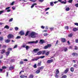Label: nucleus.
<instances>
[{
	"label": "nucleus",
	"instance_id": "obj_1",
	"mask_svg": "<svg viewBox=\"0 0 78 78\" xmlns=\"http://www.w3.org/2000/svg\"><path fill=\"white\" fill-rule=\"evenodd\" d=\"M37 35H38V34L34 32H32L30 33L29 36V37H30L32 38H36V37H37Z\"/></svg>",
	"mask_w": 78,
	"mask_h": 78
},
{
	"label": "nucleus",
	"instance_id": "obj_2",
	"mask_svg": "<svg viewBox=\"0 0 78 78\" xmlns=\"http://www.w3.org/2000/svg\"><path fill=\"white\" fill-rule=\"evenodd\" d=\"M45 57L44 56H39V57H37L35 58H34V59H32V61H37L39 59H40V58H41L42 59V58H44Z\"/></svg>",
	"mask_w": 78,
	"mask_h": 78
},
{
	"label": "nucleus",
	"instance_id": "obj_3",
	"mask_svg": "<svg viewBox=\"0 0 78 78\" xmlns=\"http://www.w3.org/2000/svg\"><path fill=\"white\" fill-rule=\"evenodd\" d=\"M69 69L68 68H66V69L64 72H62V75H64V73H68V72H69Z\"/></svg>",
	"mask_w": 78,
	"mask_h": 78
},
{
	"label": "nucleus",
	"instance_id": "obj_4",
	"mask_svg": "<svg viewBox=\"0 0 78 78\" xmlns=\"http://www.w3.org/2000/svg\"><path fill=\"white\" fill-rule=\"evenodd\" d=\"M38 42V41L37 40L36 41H30L28 42L29 44H37Z\"/></svg>",
	"mask_w": 78,
	"mask_h": 78
},
{
	"label": "nucleus",
	"instance_id": "obj_5",
	"mask_svg": "<svg viewBox=\"0 0 78 78\" xmlns=\"http://www.w3.org/2000/svg\"><path fill=\"white\" fill-rule=\"evenodd\" d=\"M14 36L12 34H9L8 36V39H11V38H13Z\"/></svg>",
	"mask_w": 78,
	"mask_h": 78
},
{
	"label": "nucleus",
	"instance_id": "obj_6",
	"mask_svg": "<svg viewBox=\"0 0 78 78\" xmlns=\"http://www.w3.org/2000/svg\"><path fill=\"white\" fill-rule=\"evenodd\" d=\"M51 47V44H48L47 46H44V49H47L48 48V47Z\"/></svg>",
	"mask_w": 78,
	"mask_h": 78
},
{
	"label": "nucleus",
	"instance_id": "obj_7",
	"mask_svg": "<svg viewBox=\"0 0 78 78\" xmlns=\"http://www.w3.org/2000/svg\"><path fill=\"white\" fill-rule=\"evenodd\" d=\"M53 61V59H51V60H48L47 61V63L48 64H50V63H51V62H52Z\"/></svg>",
	"mask_w": 78,
	"mask_h": 78
},
{
	"label": "nucleus",
	"instance_id": "obj_8",
	"mask_svg": "<svg viewBox=\"0 0 78 78\" xmlns=\"http://www.w3.org/2000/svg\"><path fill=\"white\" fill-rule=\"evenodd\" d=\"M44 43H45V41L44 40H40L39 44H44Z\"/></svg>",
	"mask_w": 78,
	"mask_h": 78
},
{
	"label": "nucleus",
	"instance_id": "obj_9",
	"mask_svg": "<svg viewBox=\"0 0 78 78\" xmlns=\"http://www.w3.org/2000/svg\"><path fill=\"white\" fill-rule=\"evenodd\" d=\"M19 34L21 36H22V35H24L25 34V33L22 30L20 32Z\"/></svg>",
	"mask_w": 78,
	"mask_h": 78
},
{
	"label": "nucleus",
	"instance_id": "obj_10",
	"mask_svg": "<svg viewBox=\"0 0 78 78\" xmlns=\"http://www.w3.org/2000/svg\"><path fill=\"white\" fill-rule=\"evenodd\" d=\"M38 51H39V48L35 49L34 50V53H36V52Z\"/></svg>",
	"mask_w": 78,
	"mask_h": 78
},
{
	"label": "nucleus",
	"instance_id": "obj_11",
	"mask_svg": "<svg viewBox=\"0 0 78 78\" xmlns=\"http://www.w3.org/2000/svg\"><path fill=\"white\" fill-rule=\"evenodd\" d=\"M72 55L75 56H78V54L76 53H73L72 54Z\"/></svg>",
	"mask_w": 78,
	"mask_h": 78
},
{
	"label": "nucleus",
	"instance_id": "obj_12",
	"mask_svg": "<svg viewBox=\"0 0 78 78\" xmlns=\"http://www.w3.org/2000/svg\"><path fill=\"white\" fill-rule=\"evenodd\" d=\"M43 69H44V66H41V67H39V68H38V69L40 70V71L41 70V71H42Z\"/></svg>",
	"mask_w": 78,
	"mask_h": 78
},
{
	"label": "nucleus",
	"instance_id": "obj_13",
	"mask_svg": "<svg viewBox=\"0 0 78 78\" xmlns=\"http://www.w3.org/2000/svg\"><path fill=\"white\" fill-rule=\"evenodd\" d=\"M40 72H41V71L40 70V69H38L36 71V73L38 74V73H39Z\"/></svg>",
	"mask_w": 78,
	"mask_h": 78
},
{
	"label": "nucleus",
	"instance_id": "obj_14",
	"mask_svg": "<svg viewBox=\"0 0 78 78\" xmlns=\"http://www.w3.org/2000/svg\"><path fill=\"white\" fill-rule=\"evenodd\" d=\"M14 68V66H13L10 67H9V70H13Z\"/></svg>",
	"mask_w": 78,
	"mask_h": 78
},
{
	"label": "nucleus",
	"instance_id": "obj_15",
	"mask_svg": "<svg viewBox=\"0 0 78 78\" xmlns=\"http://www.w3.org/2000/svg\"><path fill=\"white\" fill-rule=\"evenodd\" d=\"M5 43H9L10 42V40H5Z\"/></svg>",
	"mask_w": 78,
	"mask_h": 78
},
{
	"label": "nucleus",
	"instance_id": "obj_16",
	"mask_svg": "<svg viewBox=\"0 0 78 78\" xmlns=\"http://www.w3.org/2000/svg\"><path fill=\"white\" fill-rule=\"evenodd\" d=\"M61 41L62 42H66V39L65 38H62Z\"/></svg>",
	"mask_w": 78,
	"mask_h": 78
},
{
	"label": "nucleus",
	"instance_id": "obj_17",
	"mask_svg": "<svg viewBox=\"0 0 78 78\" xmlns=\"http://www.w3.org/2000/svg\"><path fill=\"white\" fill-rule=\"evenodd\" d=\"M70 70L72 72H74V68H73V67L71 68L70 69Z\"/></svg>",
	"mask_w": 78,
	"mask_h": 78
},
{
	"label": "nucleus",
	"instance_id": "obj_18",
	"mask_svg": "<svg viewBox=\"0 0 78 78\" xmlns=\"http://www.w3.org/2000/svg\"><path fill=\"white\" fill-rule=\"evenodd\" d=\"M4 28H6L7 30H8L9 28V27L8 25H6L4 27Z\"/></svg>",
	"mask_w": 78,
	"mask_h": 78
},
{
	"label": "nucleus",
	"instance_id": "obj_19",
	"mask_svg": "<svg viewBox=\"0 0 78 78\" xmlns=\"http://www.w3.org/2000/svg\"><path fill=\"white\" fill-rule=\"evenodd\" d=\"M65 1H62L61 2V3L62 4H66L67 2H66V0H65Z\"/></svg>",
	"mask_w": 78,
	"mask_h": 78
},
{
	"label": "nucleus",
	"instance_id": "obj_20",
	"mask_svg": "<svg viewBox=\"0 0 78 78\" xmlns=\"http://www.w3.org/2000/svg\"><path fill=\"white\" fill-rule=\"evenodd\" d=\"M9 53H10V52H9V51H8L6 52L5 55L6 56H8L9 55Z\"/></svg>",
	"mask_w": 78,
	"mask_h": 78
},
{
	"label": "nucleus",
	"instance_id": "obj_21",
	"mask_svg": "<svg viewBox=\"0 0 78 78\" xmlns=\"http://www.w3.org/2000/svg\"><path fill=\"white\" fill-rule=\"evenodd\" d=\"M73 34H70L68 35V37H71L73 36Z\"/></svg>",
	"mask_w": 78,
	"mask_h": 78
},
{
	"label": "nucleus",
	"instance_id": "obj_22",
	"mask_svg": "<svg viewBox=\"0 0 78 78\" xmlns=\"http://www.w3.org/2000/svg\"><path fill=\"white\" fill-rule=\"evenodd\" d=\"M30 47L28 46H26L25 48H26V50H28L29 48H30Z\"/></svg>",
	"mask_w": 78,
	"mask_h": 78
},
{
	"label": "nucleus",
	"instance_id": "obj_23",
	"mask_svg": "<svg viewBox=\"0 0 78 78\" xmlns=\"http://www.w3.org/2000/svg\"><path fill=\"white\" fill-rule=\"evenodd\" d=\"M5 50L4 49L2 50L1 52V54H3V53H4L5 52Z\"/></svg>",
	"mask_w": 78,
	"mask_h": 78
},
{
	"label": "nucleus",
	"instance_id": "obj_24",
	"mask_svg": "<svg viewBox=\"0 0 78 78\" xmlns=\"http://www.w3.org/2000/svg\"><path fill=\"white\" fill-rule=\"evenodd\" d=\"M45 53L46 56H48V55H49V54L50 53V52L48 51L45 52Z\"/></svg>",
	"mask_w": 78,
	"mask_h": 78
},
{
	"label": "nucleus",
	"instance_id": "obj_25",
	"mask_svg": "<svg viewBox=\"0 0 78 78\" xmlns=\"http://www.w3.org/2000/svg\"><path fill=\"white\" fill-rule=\"evenodd\" d=\"M55 76V78H59V76L58 75V74L56 73Z\"/></svg>",
	"mask_w": 78,
	"mask_h": 78
},
{
	"label": "nucleus",
	"instance_id": "obj_26",
	"mask_svg": "<svg viewBox=\"0 0 78 78\" xmlns=\"http://www.w3.org/2000/svg\"><path fill=\"white\" fill-rule=\"evenodd\" d=\"M50 5L51 6H54V4H53V2H51L50 3Z\"/></svg>",
	"mask_w": 78,
	"mask_h": 78
},
{
	"label": "nucleus",
	"instance_id": "obj_27",
	"mask_svg": "<svg viewBox=\"0 0 78 78\" xmlns=\"http://www.w3.org/2000/svg\"><path fill=\"white\" fill-rule=\"evenodd\" d=\"M37 5V4H34L33 5H32L31 6V8H33L34 7V6L35 5Z\"/></svg>",
	"mask_w": 78,
	"mask_h": 78
},
{
	"label": "nucleus",
	"instance_id": "obj_28",
	"mask_svg": "<svg viewBox=\"0 0 78 78\" xmlns=\"http://www.w3.org/2000/svg\"><path fill=\"white\" fill-rule=\"evenodd\" d=\"M73 67L74 68H77L78 67V65L76 64L73 65Z\"/></svg>",
	"mask_w": 78,
	"mask_h": 78
},
{
	"label": "nucleus",
	"instance_id": "obj_29",
	"mask_svg": "<svg viewBox=\"0 0 78 78\" xmlns=\"http://www.w3.org/2000/svg\"><path fill=\"white\" fill-rule=\"evenodd\" d=\"M69 10H70V8H69V7H67L65 9V10L66 11H69Z\"/></svg>",
	"mask_w": 78,
	"mask_h": 78
},
{
	"label": "nucleus",
	"instance_id": "obj_30",
	"mask_svg": "<svg viewBox=\"0 0 78 78\" xmlns=\"http://www.w3.org/2000/svg\"><path fill=\"white\" fill-rule=\"evenodd\" d=\"M41 54H42V55H44L45 53V51H41Z\"/></svg>",
	"mask_w": 78,
	"mask_h": 78
},
{
	"label": "nucleus",
	"instance_id": "obj_31",
	"mask_svg": "<svg viewBox=\"0 0 78 78\" xmlns=\"http://www.w3.org/2000/svg\"><path fill=\"white\" fill-rule=\"evenodd\" d=\"M29 31H27V32L25 35V36H28V34H29Z\"/></svg>",
	"mask_w": 78,
	"mask_h": 78
},
{
	"label": "nucleus",
	"instance_id": "obj_32",
	"mask_svg": "<svg viewBox=\"0 0 78 78\" xmlns=\"http://www.w3.org/2000/svg\"><path fill=\"white\" fill-rule=\"evenodd\" d=\"M34 76L33 75L31 74L29 76V78H33L34 77Z\"/></svg>",
	"mask_w": 78,
	"mask_h": 78
},
{
	"label": "nucleus",
	"instance_id": "obj_33",
	"mask_svg": "<svg viewBox=\"0 0 78 78\" xmlns=\"http://www.w3.org/2000/svg\"><path fill=\"white\" fill-rule=\"evenodd\" d=\"M20 78H25V75H22L20 76Z\"/></svg>",
	"mask_w": 78,
	"mask_h": 78
},
{
	"label": "nucleus",
	"instance_id": "obj_34",
	"mask_svg": "<svg viewBox=\"0 0 78 78\" xmlns=\"http://www.w3.org/2000/svg\"><path fill=\"white\" fill-rule=\"evenodd\" d=\"M42 54V52H41V51H40L39 52H38V53H37V55H40Z\"/></svg>",
	"mask_w": 78,
	"mask_h": 78
},
{
	"label": "nucleus",
	"instance_id": "obj_35",
	"mask_svg": "<svg viewBox=\"0 0 78 78\" xmlns=\"http://www.w3.org/2000/svg\"><path fill=\"white\" fill-rule=\"evenodd\" d=\"M5 11V10H2L0 11V15H1L2 13H3Z\"/></svg>",
	"mask_w": 78,
	"mask_h": 78
},
{
	"label": "nucleus",
	"instance_id": "obj_36",
	"mask_svg": "<svg viewBox=\"0 0 78 78\" xmlns=\"http://www.w3.org/2000/svg\"><path fill=\"white\" fill-rule=\"evenodd\" d=\"M73 31H76L77 30V28H74L73 30Z\"/></svg>",
	"mask_w": 78,
	"mask_h": 78
},
{
	"label": "nucleus",
	"instance_id": "obj_37",
	"mask_svg": "<svg viewBox=\"0 0 78 78\" xmlns=\"http://www.w3.org/2000/svg\"><path fill=\"white\" fill-rule=\"evenodd\" d=\"M50 9V8L49 7L48 8H46L45 9V11H47L48 10V9Z\"/></svg>",
	"mask_w": 78,
	"mask_h": 78
},
{
	"label": "nucleus",
	"instance_id": "obj_38",
	"mask_svg": "<svg viewBox=\"0 0 78 78\" xmlns=\"http://www.w3.org/2000/svg\"><path fill=\"white\" fill-rule=\"evenodd\" d=\"M64 50L65 51H67V48L65 47L64 48Z\"/></svg>",
	"mask_w": 78,
	"mask_h": 78
},
{
	"label": "nucleus",
	"instance_id": "obj_39",
	"mask_svg": "<svg viewBox=\"0 0 78 78\" xmlns=\"http://www.w3.org/2000/svg\"><path fill=\"white\" fill-rule=\"evenodd\" d=\"M15 31H17V30H19V28H18L17 27H16L15 28Z\"/></svg>",
	"mask_w": 78,
	"mask_h": 78
},
{
	"label": "nucleus",
	"instance_id": "obj_40",
	"mask_svg": "<svg viewBox=\"0 0 78 78\" xmlns=\"http://www.w3.org/2000/svg\"><path fill=\"white\" fill-rule=\"evenodd\" d=\"M12 20H13V18H12L9 20V22H12Z\"/></svg>",
	"mask_w": 78,
	"mask_h": 78
},
{
	"label": "nucleus",
	"instance_id": "obj_41",
	"mask_svg": "<svg viewBox=\"0 0 78 78\" xmlns=\"http://www.w3.org/2000/svg\"><path fill=\"white\" fill-rule=\"evenodd\" d=\"M59 70L58 69H57L56 70V73H58H58H59Z\"/></svg>",
	"mask_w": 78,
	"mask_h": 78
},
{
	"label": "nucleus",
	"instance_id": "obj_42",
	"mask_svg": "<svg viewBox=\"0 0 78 78\" xmlns=\"http://www.w3.org/2000/svg\"><path fill=\"white\" fill-rule=\"evenodd\" d=\"M65 29H66V30H69V27L68 26L65 27Z\"/></svg>",
	"mask_w": 78,
	"mask_h": 78
},
{
	"label": "nucleus",
	"instance_id": "obj_43",
	"mask_svg": "<svg viewBox=\"0 0 78 78\" xmlns=\"http://www.w3.org/2000/svg\"><path fill=\"white\" fill-rule=\"evenodd\" d=\"M50 29L51 31H53V30L54 29V28H53V27H50Z\"/></svg>",
	"mask_w": 78,
	"mask_h": 78
},
{
	"label": "nucleus",
	"instance_id": "obj_44",
	"mask_svg": "<svg viewBox=\"0 0 78 78\" xmlns=\"http://www.w3.org/2000/svg\"><path fill=\"white\" fill-rule=\"evenodd\" d=\"M10 61L11 62H14V61H15V60H14V59H12Z\"/></svg>",
	"mask_w": 78,
	"mask_h": 78
},
{
	"label": "nucleus",
	"instance_id": "obj_45",
	"mask_svg": "<svg viewBox=\"0 0 78 78\" xmlns=\"http://www.w3.org/2000/svg\"><path fill=\"white\" fill-rule=\"evenodd\" d=\"M20 38H21V37H20V36H17L16 37V39H20Z\"/></svg>",
	"mask_w": 78,
	"mask_h": 78
},
{
	"label": "nucleus",
	"instance_id": "obj_46",
	"mask_svg": "<svg viewBox=\"0 0 78 78\" xmlns=\"http://www.w3.org/2000/svg\"><path fill=\"white\" fill-rule=\"evenodd\" d=\"M48 34H44L43 35L44 36H47Z\"/></svg>",
	"mask_w": 78,
	"mask_h": 78
},
{
	"label": "nucleus",
	"instance_id": "obj_47",
	"mask_svg": "<svg viewBox=\"0 0 78 78\" xmlns=\"http://www.w3.org/2000/svg\"><path fill=\"white\" fill-rule=\"evenodd\" d=\"M10 7H8L6 8H5V10H8L9 8H10Z\"/></svg>",
	"mask_w": 78,
	"mask_h": 78
},
{
	"label": "nucleus",
	"instance_id": "obj_48",
	"mask_svg": "<svg viewBox=\"0 0 78 78\" xmlns=\"http://www.w3.org/2000/svg\"><path fill=\"white\" fill-rule=\"evenodd\" d=\"M2 68L3 69H6V67L5 66H3L2 67Z\"/></svg>",
	"mask_w": 78,
	"mask_h": 78
},
{
	"label": "nucleus",
	"instance_id": "obj_49",
	"mask_svg": "<svg viewBox=\"0 0 78 78\" xmlns=\"http://www.w3.org/2000/svg\"><path fill=\"white\" fill-rule=\"evenodd\" d=\"M73 1V0H69L68 1V2L71 3H72V2Z\"/></svg>",
	"mask_w": 78,
	"mask_h": 78
},
{
	"label": "nucleus",
	"instance_id": "obj_50",
	"mask_svg": "<svg viewBox=\"0 0 78 78\" xmlns=\"http://www.w3.org/2000/svg\"><path fill=\"white\" fill-rule=\"evenodd\" d=\"M14 2H13L10 3V5H13L14 4Z\"/></svg>",
	"mask_w": 78,
	"mask_h": 78
},
{
	"label": "nucleus",
	"instance_id": "obj_51",
	"mask_svg": "<svg viewBox=\"0 0 78 78\" xmlns=\"http://www.w3.org/2000/svg\"><path fill=\"white\" fill-rule=\"evenodd\" d=\"M20 64H23V61H21L20 62Z\"/></svg>",
	"mask_w": 78,
	"mask_h": 78
},
{
	"label": "nucleus",
	"instance_id": "obj_52",
	"mask_svg": "<svg viewBox=\"0 0 78 78\" xmlns=\"http://www.w3.org/2000/svg\"><path fill=\"white\" fill-rule=\"evenodd\" d=\"M17 45H15L14 47H13V48H17Z\"/></svg>",
	"mask_w": 78,
	"mask_h": 78
},
{
	"label": "nucleus",
	"instance_id": "obj_53",
	"mask_svg": "<svg viewBox=\"0 0 78 78\" xmlns=\"http://www.w3.org/2000/svg\"><path fill=\"white\" fill-rule=\"evenodd\" d=\"M74 25H76V26H78V23H74Z\"/></svg>",
	"mask_w": 78,
	"mask_h": 78
},
{
	"label": "nucleus",
	"instance_id": "obj_54",
	"mask_svg": "<svg viewBox=\"0 0 78 78\" xmlns=\"http://www.w3.org/2000/svg\"><path fill=\"white\" fill-rule=\"evenodd\" d=\"M39 1L40 2L42 3V2H44V0H39Z\"/></svg>",
	"mask_w": 78,
	"mask_h": 78
},
{
	"label": "nucleus",
	"instance_id": "obj_55",
	"mask_svg": "<svg viewBox=\"0 0 78 78\" xmlns=\"http://www.w3.org/2000/svg\"><path fill=\"white\" fill-rule=\"evenodd\" d=\"M41 28H42V29H44L45 28V27L42 26L41 27Z\"/></svg>",
	"mask_w": 78,
	"mask_h": 78
},
{
	"label": "nucleus",
	"instance_id": "obj_56",
	"mask_svg": "<svg viewBox=\"0 0 78 78\" xmlns=\"http://www.w3.org/2000/svg\"><path fill=\"white\" fill-rule=\"evenodd\" d=\"M75 6H76V8H78V3L76 4L75 5Z\"/></svg>",
	"mask_w": 78,
	"mask_h": 78
},
{
	"label": "nucleus",
	"instance_id": "obj_57",
	"mask_svg": "<svg viewBox=\"0 0 78 78\" xmlns=\"http://www.w3.org/2000/svg\"><path fill=\"white\" fill-rule=\"evenodd\" d=\"M34 68H36L37 66H36V64H35L34 65Z\"/></svg>",
	"mask_w": 78,
	"mask_h": 78
},
{
	"label": "nucleus",
	"instance_id": "obj_58",
	"mask_svg": "<svg viewBox=\"0 0 78 78\" xmlns=\"http://www.w3.org/2000/svg\"><path fill=\"white\" fill-rule=\"evenodd\" d=\"M75 42L76 43H78V39H76L75 40Z\"/></svg>",
	"mask_w": 78,
	"mask_h": 78
},
{
	"label": "nucleus",
	"instance_id": "obj_59",
	"mask_svg": "<svg viewBox=\"0 0 78 78\" xmlns=\"http://www.w3.org/2000/svg\"><path fill=\"white\" fill-rule=\"evenodd\" d=\"M69 49H72V46H70L68 48Z\"/></svg>",
	"mask_w": 78,
	"mask_h": 78
},
{
	"label": "nucleus",
	"instance_id": "obj_60",
	"mask_svg": "<svg viewBox=\"0 0 78 78\" xmlns=\"http://www.w3.org/2000/svg\"><path fill=\"white\" fill-rule=\"evenodd\" d=\"M75 50H78V47L76 46H75Z\"/></svg>",
	"mask_w": 78,
	"mask_h": 78
},
{
	"label": "nucleus",
	"instance_id": "obj_61",
	"mask_svg": "<svg viewBox=\"0 0 78 78\" xmlns=\"http://www.w3.org/2000/svg\"><path fill=\"white\" fill-rule=\"evenodd\" d=\"M3 39V37H0V41H2Z\"/></svg>",
	"mask_w": 78,
	"mask_h": 78
},
{
	"label": "nucleus",
	"instance_id": "obj_62",
	"mask_svg": "<svg viewBox=\"0 0 78 78\" xmlns=\"http://www.w3.org/2000/svg\"><path fill=\"white\" fill-rule=\"evenodd\" d=\"M16 9V7H12V9L14 10Z\"/></svg>",
	"mask_w": 78,
	"mask_h": 78
},
{
	"label": "nucleus",
	"instance_id": "obj_63",
	"mask_svg": "<svg viewBox=\"0 0 78 78\" xmlns=\"http://www.w3.org/2000/svg\"><path fill=\"white\" fill-rule=\"evenodd\" d=\"M3 58V55H1L0 56V59H2Z\"/></svg>",
	"mask_w": 78,
	"mask_h": 78
},
{
	"label": "nucleus",
	"instance_id": "obj_64",
	"mask_svg": "<svg viewBox=\"0 0 78 78\" xmlns=\"http://www.w3.org/2000/svg\"><path fill=\"white\" fill-rule=\"evenodd\" d=\"M41 66V63H38V65H37V66Z\"/></svg>",
	"mask_w": 78,
	"mask_h": 78
}]
</instances>
